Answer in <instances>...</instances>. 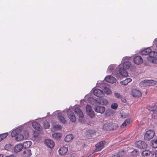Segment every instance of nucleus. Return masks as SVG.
<instances>
[{
	"instance_id": "72a5a7b5",
	"label": "nucleus",
	"mask_w": 157,
	"mask_h": 157,
	"mask_svg": "<svg viewBox=\"0 0 157 157\" xmlns=\"http://www.w3.org/2000/svg\"><path fill=\"white\" fill-rule=\"evenodd\" d=\"M130 123V121L128 119L125 120L122 124L121 125V128H124L127 124H129Z\"/></svg>"
},
{
	"instance_id": "c756f323",
	"label": "nucleus",
	"mask_w": 157,
	"mask_h": 157,
	"mask_svg": "<svg viewBox=\"0 0 157 157\" xmlns=\"http://www.w3.org/2000/svg\"><path fill=\"white\" fill-rule=\"evenodd\" d=\"M73 136L71 134L67 135L65 137V140L66 142H69L73 139Z\"/></svg>"
},
{
	"instance_id": "412c9836",
	"label": "nucleus",
	"mask_w": 157,
	"mask_h": 157,
	"mask_svg": "<svg viewBox=\"0 0 157 157\" xmlns=\"http://www.w3.org/2000/svg\"><path fill=\"white\" fill-rule=\"evenodd\" d=\"M22 145L20 144H18L16 145L14 148V151L16 153L21 151L22 149Z\"/></svg>"
},
{
	"instance_id": "cd10ccee",
	"label": "nucleus",
	"mask_w": 157,
	"mask_h": 157,
	"mask_svg": "<svg viewBox=\"0 0 157 157\" xmlns=\"http://www.w3.org/2000/svg\"><path fill=\"white\" fill-rule=\"evenodd\" d=\"M30 149L27 150L23 152L24 155L25 157H30L32 155Z\"/></svg>"
},
{
	"instance_id": "1a4fd4ad",
	"label": "nucleus",
	"mask_w": 157,
	"mask_h": 157,
	"mask_svg": "<svg viewBox=\"0 0 157 157\" xmlns=\"http://www.w3.org/2000/svg\"><path fill=\"white\" fill-rule=\"evenodd\" d=\"M93 92L95 95L99 98H101L104 95L103 92L101 90L99 89H94Z\"/></svg>"
},
{
	"instance_id": "20e7f679",
	"label": "nucleus",
	"mask_w": 157,
	"mask_h": 157,
	"mask_svg": "<svg viewBox=\"0 0 157 157\" xmlns=\"http://www.w3.org/2000/svg\"><path fill=\"white\" fill-rule=\"evenodd\" d=\"M136 147L140 149H145L147 147L146 144L141 140H139L136 142L135 144Z\"/></svg>"
},
{
	"instance_id": "5fc2aeb1",
	"label": "nucleus",
	"mask_w": 157,
	"mask_h": 157,
	"mask_svg": "<svg viewBox=\"0 0 157 157\" xmlns=\"http://www.w3.org/2000/svg\"><path fill=\"white\" fill-rule=\"evenodd\" d=\"M1 155H2L1 154V155H0V156H1Z\"/></svg>"
},
{
	"instance_id": "7ed1b4c3",
	"label": "nucleus",
	"mask_w": 157,
	"mask_h": 157,
	"mask_svg": "<svg viewBox=\"0 0 157 157\" xmlns=\"http://www.w3.org/2000/svg\"><path fill=\"white\" fill-rule=\"evenodd\" d=\"M74 111L78 116L79 122L82 123L83 122V119L84 115L80 108L78 107H75L74 109Z\"/></svg>"
},
{
	"instance_id": "79ce46f5",
	"label": "nucleus",
	"mask_w": 157,
	"mask_h": 157,
	"mask_svg": "<svg viewBox=\"0 0 157 157\" xmlns=\"http://www.w3.org/2000/svg\"><path fill=\"white\" fill-rule=\"evenodd\" d=\"M44 127L45 128H48L50 127L49 123L47 121H44Z\"/></svg>"
},
{
	"instance_id": "4be33fe9",
	"label": "nucleus",
	"mask_w": 157,
	"mask_h": 157,
	"mask_svg": "<svg viewBox=\"0 0 157 157\" xmlns=\"http://www.w3.org/2000/svg\"><path fill=\"white\" fill-rule=\"evenodd\" d=\"M151 52V49L149 48H146L140 52V54L142 55H149L150 52Z\"/></svg>"
},
{
	"instance_id": "f704fd0d",
	"label": "nucleus",
	"mask_w": 157,
	"mask_h": 157,
	"mask_svg": "<svg viewBox=\"0 0 157 157\" xmlns=\"http://www.w3.org/2000/svg\"><path fill=\"white\" fill-rule=\"evenodd\" d=\"M61 136V134L59 133H56L52 134L53 138L57 139H59Z\"/></svg>"
},
{
	"instance_id": "9b49d317",
	"label": "nucleus",
	"mask_w": 157,
	"mask_h": 157,
	"mask_svg": "<svg viewBox=\"0 0 157 157\" xmlns=\"http://www.w3.org/2000/svg\"><path fill=\"white\" fill-rule=\"evenodd\" d=\"M105 79L106 82L111 83H114L116 81V79L111 75L106 76Z\"/></svg>"
},
{
	"instance_id": "393cba45",
	"label": "nucleus",
	"mask_w": 157,
	"mask_h": 157,
	"mask_svg": "<svg viewBox=\"0 0 157 157\" xmlns=\"http://www.w3.org/2000/svg\"><path fill=\"white\" fill-rule=\"evenodd\" d=\"M132 79L129 78H127L125 80L122 81L120 82L121 84L123 85H126L128 83L132 81Z\"/></svg>"
},
{
	"instance_id": "de8ad7c7",
	"label": "nucleus",
	"mask_w": 157,
	"mask_h": 157,
	"mask_svg": "<svg viewBox=\"0 0 157 157\" xmlns=\"http://www.w3.org/2000/svg\"><path fill=\"white\" fill-rule=\"evenodd\" d=\"M121 100L123 102H126V100L124 98H122Z\"/></svg>"
},
{
	"instance_id": "f3484780",
	"label": "nucleus",
	"mask_w": 157,
	"mask_h": 157,
	"mask_svg": "<svg viewBox=\"0 0 157 157\" xmlns=\"http://www.w3.org/2000/svg\"><path fill=\"white\" fill-rule=\"evenodd\" d=\"M32 125L34 128L38 131H40L42 127L40 124L37 122H33L32 123Z\"/></svg>"
},
{
	"instance_id": "8fccbe9b",
	"label": "nucleus",
	"mask_w": 157,
	"mask_h": 157,
	"mask_svg": "<svg viewBox=\"0 0 157 157\" xmlns=\"http://www.w3.org/2000/svg\"><path fill=\"white\" fill-rule=\"evenodd\" d=\"M25 134H27V136H29V133L27 131H25Z\"/></svg>"
},
{
	"instance_id": "3c124183",
	"label": "nucleus",
	"mask_w": 157,
	"mask_h": 157,
	"mask_svg": "<svg viewBox=\"0 0 157 157\" xmlns=\"http://www.w3.org/2000/svg\"><path fill=\"white\" fill-rule=\"evenodd\" d=\"M121 117H122V118H125V117H123V114L122 115H121Z\"/></svg>"
},
{
	"instance_id": "9d476101",
	"label": "nucleus",
	"mask_w": 157,
	"mask_h": 157,
	"mask_svg": "<svg viewBox=\"0 0 157 157\" xmlns=\"http://www.w3.org/2000/svg\"><path fill=\"white\" fill-rule=\"evenodd\" d=\"M103 129L106 130H111L114 129L113 124L111 123H106L104 124Z\"/></svg>"
},
{
	"instance_id": "603ef678",
	"label": "nucleus",
	"mask_w": 157,
	"mask_h": 157,
	"mask_svg": "<svg viewBox=\"0 0 157 157\" xmlns=\"http://www.w3.org/2000/svg\"><path fill=\"white\" fill-rule=\"evenodd\" d=\"M37 136H35V135H34V138H36V137Z\"/></svg>"
},
{
	"instance_id": "e433bc0d",
	"label": "nucleus",
	"mask_w": 157,
	"mask_h": 157,
	"mask_svg": "<svg viewBox=\"0 0 157 157\" xmlns=\"http://www.w3.org/2000/svg\"><path fill=\"white\" fill-rule=\"evenodd\" d=\"M151 146L153 148H157V140H154L151 141Z\"/></svg>"
},
{
	"instance_id": "c03bdc74",
	"label": "nucleus",
	"mask_w": 157,
	"mask_h": 157,
	"mask_svg": "<svg viewBox=\"0 0 157 157\" xmlns=\"http://www.w3.org/2000/svg\"><path fill=\"white\" fill-rule=\"evenodd\" d=\"M147 58L148 61L151 63H153L154 59H155L153 57L150 56H149L147 57Z\"/></svg>"
},
{
	"instance_id": "a878e982",
	"label": "nucleus",
	"mask_w": 157,
	"mask_h": 157,
	"mask_svg": "<svg viewBox=\"0 0 157 157\" xmlns=\"http://www.w3.org/2000/svg\"><path fill=\"white\" fill-rule=\"evenodd\" d=\"M131 65V63L129 62H124L122 65L123 68L124 69H127L129 68Z\"/></svg>"
},
{
	"instance_id": "bb28decb",
	"label": "nucleus",
	"mask_w": 157,
	"mask_h": 157,
	"mask_svg": "<svg viewBox=\"0 0 157 157\" xmlns=\"http://www.w3.org/2000/svg\"><path fill=\"white\" fill-rule=\"evenodd\" d=\"M124 154L125 152L124 150L120 151L118 153L113 155L112 157H120V155H124Z\"/></svg>"
},
{
	"instance_id": "6ab92c4d",
	"label": "nucleus",
	"mask_w": 157,
	"mask_h": 157,
	"mask_svg": "<svg viewBox=\"0 0 157 157\" xmlns=\"http://www.w3.org/2000/svg\"><path fill=\"white\" fill-rule=\"evenodd\" d=\"M119 73L121 76L126 77L128 75V72L126 71V69H124L122 68H120L119 70Z\"/></svg>"
},
{
	"instance_id": "c85d7f7f",
	"label": "nucleus",
	"mask_w": 157,
	"mask_h": 157,
	"mask_svg": "<svg viewBox=\"0 0 157 157\" xmlns=\"http://www.w3.org/2000/svg\"><path fill=\"white\" fill-rule=\"evenodd\" d=\"M24 137L23 135L20 134L18 135L15 138V140L17 141H21L24 140Z\"/></svg>"
},
{
	"instance_id": "09e8293b",
	"label": "nucleus",
	"mask_w": 157,
	"mask_h": 157,
	"mask_svg": "<svg viewBox=\"0 0 157 157\" xmlns=\"http://www.w3.org/2000/svg\"><path fill=\"white\" fill-rule=\"evenodd\" d=\"M155 156L156 157H157V149L155 152Z\"/></svg>"
},
{
	"instance_id": "a211bd4d",
	"label": "nucleus",
	"mask_w": 157,
	"mask_h": 157,
	"mask_svg": "<svg viewBox=\"0 0 157 157\" xmlns=\"http://www.w3.org/2000/svg\"><path fill=\"white\" fill-rule=\"evenodd\" d=\"M20 128H17L13 130L11 132V136L12 137H15L17 136L21 132Z\"/></svg>"
},
{
	"instance_id": "39448f33",
	"label": "nucleus",
	"mask_w": 157,
	"mask_h": 157,
	"mask_svg": "<svg viewBox=\"0 0 157 157\" xmlns=\"http://www.w3.org/2000/svg\"><path fill=\"white\" fill-rule=\"evenodd\" d=\"M105 143L106 142L105 141H101L97 144L95 146V151H98L101 150L104 147V145Z\"/></svg>"
},
{
	"instance_id": "5701e85b",
	"label": "nucleus",
	"mask_w": 157,
	"mask_h": 157,
	"mask_svg": "<svg viewBox=\"0 0 157 157\" xmlns=\"http://www.w3.org/2000/svg\"><path fill=\"white\" fill-rule=\"evenodd\" d=\"M32 145V142L30 141H28L24 142L22 145V147L25 148H28Z\"/></svg>"
},
{
	"instance_id": "2f4dec72",
	"label": "nucleus",
	"mask_w": 157,
	"mask_h": 157,
	"mask_svg": "<svg viewBox=\"0 0 157 157\" xmlns=\"http://www.w3.org/2000/svg\"><path fill=\"white\" fill-rule=\"evenodd\" d=\"M113 111L111 109H107L105 113V114L106 116H109L113 113Z\"/></svg>"
},
{
	"instance_id": "6e6552de",
	"label": "nucleus",
	"mask_w": 157,
	"mask_h": 157,
	"mask_svg": "<svg viewBox=\"0 0 157 157\" xmlns=\"http://www.w3.org/2000/svg\"><path fill=\"white\" fill-rule=\"evenodd\" d=\"M67 115L68 118L72 122H75L76 120V118L74 113L71 110L67 111Z\"/></svg>"
},
{
	"instance_id": "4c0bfd02",
	"label": "nucleus",
	"mask_w": 157,
	"mask_h": 157,
	"mask_svg": "<svg viewBox=\"0 0 157 157\" xmlns=\"http://www.w3.org/2000/svg\"><path fill=\"white\" fill-rule=\"evenodd\" d=\"M151 152L148 150H145L142 152V155L143 156H148L149 155Z\"/></svg>"
},
{
	"instance_id": "4468645a",
	"label": "nucleus",
	"mask_w": 157,
	"mask_h": 157,
	"mask_svg": "<svg viewBox=\"0 0 157 157\" xmlns=\"http://www.w3.org/2000/svg\"><path fill=\"white\" fill-rule=\"evenodd\" d=\"M94 109L96 112L102 114L105 111V108L103 106H96L94 108Z\"/></svg>"
},
{
	"instance_id": "ea45409f",
	"label": "nucleus",
	"mask_w": 157,
	"mask_h": 157,
	"mask_svg": "<svg viewBox=\"0 0 157 157\" xmlns=\"http://www.w3.org/2000/svg\"><path fill=\"white\" fill-rule=\"evenodd\" d=\"M8 135L7 133L1 134V141L5 138Z\"/></svg>"
},
{
	"instance_id": "423d86ee",
	"label": "nucleus",
	"mask_w": 157,
	"mask_h": 157,
	"mask_svg": "<svg viewBox=\"0 0 157 157\" xmlns=\"http://www.w3.org/2000/svg\"><path fill=\"white\" fill-rule=\"evenodd\" d=\"M86 112L88 115L91 117L93 118L94 117L95 114L94 111L92 109L91 105H87L86 107Z\"/></svg>"
},
{
	"instance_id": "37998d69",
	"label": "nucleus",
	"mask_w": 157,
	"mask_h": 157,
	"mask_svg": "<svg viewBox=\"0 0 157 157\" xmlns=\"http://www.w3.org/2000/svg\"><path fill=\"white\" fill-rule=\"evenodd\" d=\"M117 107L118 105L116 103H114L111 104V107L113 109H117Z\"/></svg>"
},
{
	"instance_id": "dca6fc26",
	"label": "nucleus",
	"mask_w": 157,
	"mask_h": 157,
	"mask_svg": "<svg viewBox=\"0 0 157 157\" xmlns=\"http://www.w3.org/2000/svg\"><path fill=\"white\" fill-rule=\"evenodd\" d=\"M68 151V148L65 147H61L59 150V153L61 155H64Z\"/></svg>"
},
{
	"instance_id": "864d4df0",
	"label": "nucleus",
	"mask_w": 157,
	"mask_h": 157,
	"mask_svg": "<svg viewBox=\"0 0 157 157\" xmlns=\"http://www.w3.org/2000/svg\"><path fill=\"white\" fill-rule=\"evenodd\" d=\"M156 47H157V44H156Z\"/></svg>"
},
{
	"instance_id": "58836bf2",
	"label": "nucleus",
	"mask_w": 157,
	"mask_h": 157,
	"mask_svg": "<svg viewBox=\"0 0 157 157\" xmlns=\"http://www.w3.org/2000/svg\"><path fill=\"white\" fill-rule=\"evenodd\" d=\"M62 128V126L60 125H57L54 126L53 129L56 131L60 130Z\"/></svg>"
},
{
	"instance_id": "ddd939ff",
	"label": "nucleus",
	"mask_w": 157,
	"mask_h": 157,
	"mask_svg": "<svg viewBox=\"0 0 157 157\" xmlns=\"http://www.w3.org/2000/svg\"><path fill=\"white\" fill-rule=\"evenodd\" d=\"M135 63L137 65H139L142 63L143 59L142 57L140 56H136L133 59Z\"/></svg>"
},
{
	"instance_id": "7c9ffc66",
	"label": "nucleus",
	"mask_w": 157,
	"mask_h": 157,
	"mask_svg": "<svg viewBox=\"0 0 157 157\" xmlns=\"http://www.w3.org/2000/svg\"><path fill=\"white\" fill-rule=\"evenodd\" d=\"M149 56L151 57L156 58H157V52L152 51L151 50V52L149 53Z\"/></svg>"
},
{
	"instance_id": "a18cd8bd",
	"label": "nucleus",
	"mask_w": 157,
	"mask_h": 157,
	"mask_svg": "<svg viewBox=\"0 0 157 157\" xmlns=\"http://www.w3.org/2000/svg\"><path fill=\"white\" fill-rule=\"evenodd\" d=\"M115 96L116 98H119L121 97V95L120 94L117 93H115Z\"/></svg>"
},
{
	"instance_id": "f257e3e1",
	"label": "nucleus",
	"mask_w": 157,
	"mask_h": 157,
	"mask_svg": "<svg viewBox=\"0 0 157 157\" xmlns=\"http://www.w3.org/2000/svg\"><path fill=\"white\" fill-rule=\"evenodd\" d=\"M156 83V81L153 80H145L141 82L140 85L141 86H152L155 85Z\"/></svg>"
},
{
	"instance_id": "2eb2a0df",
	"label": "nucleus",
	"mask_w": 157,
	"mask_h": 157,
	"mask_svg": "<svg viewBox=\"0 0 157 157\" xmlns=\"http://www.w3.org/2000/svg\"><path fill=\"white\" fill-rule=\"evenodd\" d=\"M132 95L133 97H139L141 96L142 94L141 92L139 91L134 89L132 90Z\"/></svg>"
},
{
	"instance_id": "f8f14e48",
	"label": "nucleus",
	"mask_w": 157,
	"mask_h": 157,
	"mask_svg": "<svg viewBox=\"0 0 157 157\" xmlns=\"http://www.w3.org/2000/svg\"><path fill=\"white\" fill-rule=\"evenodd\" d=\"M45 144L50 148H53L55 145V143L54 141L50 139H47L45 140Z\"/></svg>"
},
{
	"instance_id": "473e14b6",
	"label": "nucleus",
	"mask_w": 157,
	"mask_h": 157,
	"mask_svg": "<svg viewBox=\"0 0 157 157\" xmlns=\"http://www.w3.org/2000/svg\"><path fill=\"white\" fill-rule=\"evenodd\" d=\"M147 109L149 111L154 112L157 109V107L155 106H149L147 107Z\"/></svg>"
},
{
	"instance_id": "f03ea898",
	"label": "nucleus",
	"mask_w": 157,
	"mask_h": 157,
	"mask_svg": "<svg viewBox=\"0 0 157 157\" xmlns=\"http://www.w3.org/2000/svg\"><path fill=\"white\" fill-rule=\"evenodd\" d=\"M155 134V132L153 130L150 129L148 130L144 135V139L146 140H149L154 137Z\"/></svg>"
},
{
	"instance_id": "0eeeda50",
	"label": "nucleus",
	"mask_w": 157,
	"mask_h": 157,
	"mask_svg": "<svg viewBox=\"0 0 157 157\" xmlns=\"http://www.w3.org/2000/svg\"><path fill=\"white\" fill-rule=\"evenodd\" d=\"M96 133V131L91 129L86 131L85 132L84 134L86 137L89 138L95 136Z\"/></svg>"
},
{
	"instance_id": "49530a36",
	"label": "nucleus",
	"mask_w": 157,
	"mask_h": 157,
	"mask_svg": "<svg viewBox=\"0 0 157 157\" xmlns=\"http://www.w3.org/2000/svg\"><path fill=\"white\" fill-rule=\"evenodd\" d=\"M112 73L114 75H117L118 74V71H113L112 72Z\"/></svg>"
},
{
	"instance_id": "b1692460",
	"label": "nucleus",
	"mask_w": 157,
	"mask_h": 157,
	"mask_svg": "<svg viewBox=\"0 0 157 157\" xmlns=\"http://www.w3.org/2000/svg\"><path fill=\"white\" fill-rule=\"evenodd\" d=\"M58 118L60 122L63 124H65L66 122V121L64 116L61 114H58Z\"/></svg>"
},
{
	"instance_id": "c9c22d12",
	"label": "nucleus",
	"mask_w": 157,
	"mask_h": 157,
	"mask_svg": "<svg viewBox=\"0 0 157 157\" xmlns=\"http://www.w3.org/2000/svg\"><path fill=\"white\" fill-rule=\"evenodd\" d=\"M104 92L107 94H110L111 93V91L109 88L107 87H104L103 89Z\"/></svg>"
},
{
	"instance_id": "a19ab883",
	"label": "nucleus",
	"mask_w": 157,
	"mask_h": 157,
	"mask_svg": "<svg viewBox=\"0 0 157 157\" xmlns=\"http://www.w3.org/2000/svg\"><path fill=\"white\" fill-rule=\"evenodd\" d=\"M4 148L7 151H10L12 149V146L10 144H6Z\"/></svg>"
},
{
	"instance_id": "aec40b11",
	"label": "nucleus",
	"mask_w": 157,
	"mask_h": 157,
	"mask_svg": "<svg viewBox=\"0 0 157 157\" xmlns=\"http://www.w3.org/2000/svg\"><path fill=\"white\" fill-rule=\"evenodd\" d=\"M97 102L99 104L102 105H106L108 103V101L104 98H100L98 100Z\"/></svg>"
}]
</instances>
